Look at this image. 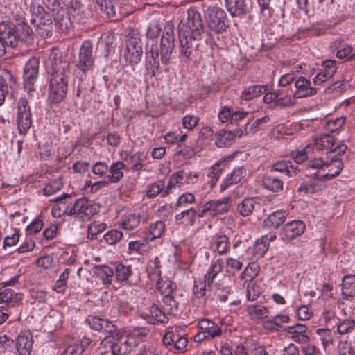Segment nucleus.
Listing matches in <instances>:
<instances>
[{"instance_id":"1","label":"nucleus","mask_w":355,"mask_h":355,"mask_svg":"<svg viewBox=\"0 0 355 355\" xmlns=\"http://www.w3.org/2000/svg\"><path fill=\"white\" fill-rule=\"evenodd\" d=\"M174 26L171 21H167L164 27L160 41L159 51L157 45L149 48V44H146V69L152 76H156L159 70V53L162 64L166 65L170 62L171 55L175 47Z\"/></svg>"},{"instance_id":"2","label":"nucleus","mask_w":355,"mask_h":355,"mask_svg":"<svg viewBox=\"0 0 355 355\" xmlns=\"http://www.w3.org/2000/svg\"><path fill=\"white\" fill-rule=\"evenodd\" d=\"M132 345L121 337V331L117 329L101 341L96 355H125L131 352Z\"/></svg>"},{"instance_id":"3","label":"nucleus","mask_w":355,"mask_h":355,"mask_svg":"<svg viewBox=\"0 0 355 355\" xmlns=\"http://www.w3.org/2000/svg\"><path fill=\"white\" fill-rule=\"evenodd\" d=\"M208 28L216 34H221L228 27V19L225 12L218 7H210L205 12Z\"/></svg>"},{"instance_id":"4","label":"nucleus","mask_w":355,"mask_h":355,"mask_svg":"<svg viewBox=\"0 0 355 355\" xmlns=\"http://www.w3.org/2000/svg\"><path fill=\"white\" fill-rule=\"evenodd\" d=\"M179 33H187L193 37V40H198L204 33V25L200 13L195 8L187 10V21L179 27Z\"/></svg>"},{"instance_id":"5","label":"nucleus","mask_w":355,"mask_h":355,"mask_svg":"<svg viewBox=\"0 0 355 355\" xmlns=\"http://www.w3.org/2000/svg\"><path fill=\"white\" fill-rule=\"evenodd\" d=\"M49 8L52 12L56 28L62 32L67 33L72 27V22L69 13L60 0H53Z\"/></svg>"},{"instance_id":"6","label":"nucleus","mask_w":355,"mask_h":355,"mask_svg":"<svg viewBox=\"0 0 355 355\" xmlns=\"http://www.w3.org/2000/svg\"><path fill=\"white\" fill-rule=\"evenodd\" d=\"M68 80L66 74L52 76L50 82L49 101L50 103L58 104L67 96Z\"/></svg>"},{"instance_id":"7","label":"nucleus","mask_w":355,"mask_h":355,"mask_svg":"<svg viewBox=\"0 0 355 355\" xmlns=\"http://www.w3.org/2000/svg\"><path fill=\"white\" fill-rule=\"evenodd\" d=\"M162 342L165 347L173 353L182 352L187 347L188 339L184 335L181 334L177 329L168 331L162 338Z\"/></svg>"},{"instance_id":"8","label":"nucleus","mask_w":355,"mask_h":355,"mask_svg":"<svg viewBox=\"0 0 355 355\" xmlns=\"http://www.w3.org/2000/svg\"><path fill=\"white\" fill-rule=\"evenodd\" d=\"M314 143L317 150H329L327 153L329 157L334 155H340L343 154L347 148V146L345 144H340L334 147V138L332 135L329 134H323L316 137L314 140Z\"/></svg>"},{"instance_id":"9","label":"nucleus","mask_w":355,"mask_h":355,"mask_svg":"<svg viewBox=\"0 0 355 355\" xmlns=\"http://www.w3.org/2000/svg\"><path fill=\"white\" fill-rule=\"evenodd\" d=\"M94 59L92 55V44L90 41H84L79 50V60L77 68L86 74L92 71Z\"/></svg>"},{"instance_id":"10","label":"nucleus","mask_w":355,"mask_h":355,"mask_svg":"<svg viewBox=\"0 0 355 355\" xmlns=\"http://www.w3.org/2000/svg\"><path fill=\"white\" fill-rule=\"evenodd\" d=\"M179 53L180 58L184 62H188L193 59V53L198 46L196 40L187 33H179Z\"/></svg>"},{"instance_id":"11","label":"nucleus","mask_w":355,"mask_h":355,"mask_svg":"<svg viewBox=\"0 0 355 355\" xmlns=\"http://www.w3.org/2000/svg\"><path fill=\"white\" fill-rule=\"evenodd\" d=\"M18 90V84L15 76L9 71H5L0 75V106L6 99V96L10 94L14 96Z\"/></svg>"},{"instance_id":"12","label":"nucleus","mask_w":355,"mask_h":355,"mask_svg":"<svg viewBox=\"0 0 355 355\" xmlns=\"http://www.w3.org/2000/svg\"><path fill=\"white\" fill-rule=\"evenodd\" d=\"M39 60L32 57L24 67V88L28 93L34 91V83L37 77Z\"/></svg>"},{"instance_id":"13","label":"nucleus","mask_w":355,"mask_h":355,"mask_svg":"<svg viewBox=\"0 0 355 355\" xmlns=\"http://www.w3.org/2000/svg\"><path fill=\"white\" fill-rule=\"evenodd\" d=\"M51 200L55 202L51 210L53 217L59 218L63 216H73L71 196L64 193Z\"/></svg>"},{"instance_id":"14","label":"nucleus","mask_w":355,"mask_h":355,"mask_svg":"<svg viewBox=\"0 0 355 355\" xmlns=\"http://www.w3.org/2000/svg\"><path fill=\"white\" fill-rule=\"evenodd\" d=\"M143 53L141 40L138 37H130L126 41V49L124 56L131 64H137L141 60Z\"/></svg>"},{"instance_id":"15","label":"nucleus","mask_w":355,"mask_h":355,"mask_svg":"<svg viewBox=\"0 0 355 355\" xmlns=\"http://www.w3.org/2000/svg\"><path fill=\"white\" fill-rule=\"evenodd\" d=\"M45 64L51 76L66 74L65 69L67 67V64L62 61L61 54L58 49L51 51L45 61Z\"/></svg>"},{"instance_id":"16","label":"nucleus","mask_w":355,"mask_h":355,"mask_svg":"<svg viewBox=\"0 0 355 355\" xmlns=\"http://www.w3.org/2000/svg\"><path fill=\"white\" fill-rule=\"evenodd\" d=\"M305 229L306 225L303 221L295 220L283 226L279 236L282 240L289 241L302 235Z\"/></svg>"},{"instance_id":"17","label":"nucleus","mask_w":355,"mask_h":355,"mask_svg":"<svg viewBox=\"0 0 355 355\" xmlns=\"http://www.w3.org/2000/svg\"><path fill=\"white\" fill-rule=\"evenodd\" d=\"M235 157V153L225 155L218 159L209 170L208 177L210 178L209 183L212 188L215 187L219 180L223 171L227 166V165Z\"/></svg>"},{"instance_id":"18","label":"nucleus","mask_w":355,"mask_h":355,"mask_svg":"<svg viewBox=\"0 0 355 355\" xmlns=\"http://www.w3.org/2000/svg\"><path fill=\"white\" fill-rule=\"evenodd\" d=\"M230 248L229 238L223 234H216L210 237L209 249L215 254L222 256L227 253Z\"/></svg>"},{"instance_id":"19","label":"nucleus","mask_w":355,"mask_h":355,"mask_svg":"<svg viewBox=\"0 0 355 355\" xmlns=\"http://www.w3.org/2000/svg\"><path fill=\"white\" fill-rule=\"evenodd\" d=\"M205 204L208 209L209 216L211 218L227 213L231 207V201L228 198L211 200L206 202Z\"/></svg>"},{"instance_id":"20","label":"nucleus","mask_w":355,"mask_h":355,"mask_svg":"<svg viewBox=\"0 0 355 355\" xmlns=\"http://www.w3.org/2000/svg\"><path fill=\"white\" fill-rule=\"evenodd\" d=\"M71 208L73 216L81 215L82 218H89L96 213L94 205L90 204L89 200L84 198H78L75 201L71 198Z\"/></svg>"},{"instance_id":"21","label":"nucleus","mask_w":355,"mask_h":355,"mask_svg":"<svg viewBox=\"0 0 355 355\" xmlns=\"http://www.w3.org/2000/svg\"><path fill=\"white\" fill-rule=\"evenodd\" d=\"M337 70L336 61L327 60L322 62L320 71L313 78L315 85H320L330 79Z\"/></svg>"},{"instance_id":"22","label":"nucleus","mask_w":355,"mask_h":355,"mask_svg":"<svg viewBox=\"0 0 355 355\" xmlns=\"http://www.w3.org/2000/svg\"><path fill=\"white\" fill-rule=\"evenodd\" d=\"M139 314L143 319L151 324L168 322V318L164 312L156 304H153L148 311H142Z\"/></svg>"},{"instance_id":"23","label":"nucleus","mask_w":355,"mask_h":355,"mask_svg":"<svg viewBox=\"0 0 355 355\" xmlns=\"http://www.w3.org/2000/svg\"><path fill=\"white\" fill-rule=\"evenodd\" d=\"M295 90L293 92V96L295 98H306L313 96L317 91L311 86V83L304 77L296 78L295 82Z\"/></svg>"},{"instance_id":"24","label":"nucleus","mask_w":355,"mask_h":355,"mask_svg":"<svg viewBox=\"0 0 355 355\" xmlns=\"http://www.w3.org/2000/svg\"><path fill=\"white\" fill-rule=\"evenodd\" d=\"M114 275L116 282L121 285L130 286L133 284L132 266L125 265L122 263H117L115 266Z\"/></svg>"},{"instance_id":"25","label":"nucleus","mask_w":355,"mask_h":355,"mask_svg":"<svg viewBox=\"0 0 355 355\" xmlns=\"http://www.w3.org/2000/svg\"><path fill=\"white\" fill-rule=\"evenodd\" d=\"M86 321L91 329L98 331L112 334L118 329L112 322L101 318L89 316Z\"/></svg>"},{"instance_id":"26","label":"nucleus","mask_w":355,"mask_h":355,"mask_svg":"<svg viewBox=\"0 0 355 355\" xmlns=\"http://www.w3.org/2000/svg\"><path fill=\"white\" fill-rule=\"evenodd\" d=\"M246 171L243 166L236 167L227 174L220 184V191L226 190L230 186L239 182L245 175Z\"/></svg>"},{"instance_id":"27","label":"nucleus","mask_w":355,"mask_h":355,"mask_svg":"<svg viewBox=\"0 0 355 355\" xmlns=\"http://www.w3.org/2000/svg\"><path fill=\"white\" fill-rule=\"evenodd\" d=\"M286 216L287 214L284 211H274L264 220L263 227L269 230H276L284 223Z\"/></svg>"},{"instance_id":"28","label":"nucleus","mask_w":355,"mask_h":355,"mask_svg":"<svg viewBox=\"0 0 355 355\" xmlns=\"http://www.w3.org/2000/svg\"><path fill=\"white\" fill-rule=\"evenodd\" d=\"M338 155L330 156L331 162H327L325 168H328V172L321 175V177L326 179H332L338 175L343 169V162L338 157Z\"/></svg>"},{"instance_id":"29","label":"nucleus","mask_w":355,"mask_h":355,"mask_svg":"<svg viewBox=\"0 0 355 355\" xmlns=\"http://www.w3.org/2000/svg\"><path fill=\"white\" fill-rule=\"evenodd\" d=\"M245 311L253 320L266 319L269 315V309L261 304L256 303L245 306Z\"/></svg>"},{"instance_id":"30","label":"nucleus","mask_w":355,"mask_h":355,"mask_svg":"<svg viewBox=\"0 0 355 355\" xmlns=\"http://www.w3.org/2000/svg\"><path fill=\"white\" fill-rule=\"evenodd\" d=\"M241 135L242 132L241 130H236L234 132L220 130L217 133L216 138L215 140V144L218 148H224L229 146H230L231 143L232 142L235 137H240Z\"/></svg>"},{"instance_id":"31","label":"nucleus","mask_w":355,"mask_h":355,"mask_svg":"<svg viewBox=\"0 0 355 355\" xmlns=\"http://www.w3.org/2000/svg\"><path fill=\"white\" fill-rule=\"evenodd\" d=\"M147 220V218H141L140 213H132L123 216L120 225L123 229L131 231L137 227L141 220L146 222Z\"/></svg>"},{"instance_id":"32","label":"nucleus","mask_w":355,"mask_h":355,"mask_svg":"<svg viewBox=\"0 0 355 355\" xmlns=\"http://www.w3.org/2000/svg\"><path fill=\"white\" fill-rule=\"evenodd\" d=\"M148 333L149 330L146 327H135L126 335L121 332V337L125 338L128 340V343H131L132 345L131 352H132L139 345V341Z\"/></svg>"},{"instance_id":"33","label":"nucleus","mask_w":355,"mask_h":355,"mask_svg":"<svg viewBox=\"0 0 355 355\" xmlns=\"http://www.w3.org/2000/svg\"><path fill=\"white\" fill-rule=\"evenodd\" d=\"M341 295L348 300L355 297V275H346L342 279Z\"/></svg>"},{"instance_id":"34","label":"nucleus","mask_w":355,"mask_h":355,"mask_svg":"<svg viewBox=\"0 0 355 355\" xmlns=\"http://www.w3.org/2000/svg\"><path fill=\"white\" fill-rule=\"evenodd\" d=\"M227 9L232 17L241 16L246 13L245 0H225Z\"/></svg>"},{"instance_id":"35","label":"nucleus","mask_w":355,"mask_h":355,"mask_svg":"<svg viewBox=\"0 0 355 355\" xmlns=\"http://www.w3.org/2000/svg\"><path fill=\"white\" fill-rule=\"evenodd\" d=\"M125 168V164L123 162H116L109 166L107 175L108 182L110 183H117L123 177V169Z\"/></svg>"},{"instance_id":"36","label":"nucleus","mask_w":355,"mask_h":355,"mask_svg":"<svg viewBox=\"0 0 355 355\" xmlns=\"http://www.w3.org/2000/svg\"><path fill=\"white\" fill-rule=\"evenodd\" d=\"M166 232V224L165 222L159 220L154 223H152L148 227V234L147 237L150 241H153L156 239L161 238Z\"/></svg>"},{"instance_id":"37","label":"nucleus","mask_w":355,"mask_h":355,"mask_svg":"<svg viewBox=\"0 0 355 355\" xmlns=\"http://www.w3.org/2000/svg\"><path fill=\"white\" fill-rule=\"evenodd\" d=\"M272 170L274 171L284 173L288 177H293L300 172L298 166L291 164V163L286 161L278 162L275 163Z\"/></svg>"},{"instance_id":"38","label":"nucleus","mask_w":355,"mask_h":355,"mask_svg":"<svg viewBox=\"0 0 355 355\" xmlns=\"http://www.w3.org/2000/svg\"><path fill=\"white\" fill-rule=\"evenodd\" d=\"M256 205L259 204L255 198H247L237 205V211L241 216L246 217L252 213Z\"/></svg>"},{"instance_id":"39","label":"nucleus","mask_w":355,"mask_h":355,"mask_svg":"<svg viewBox=\"0 0 355 355\" xmlns=\"http://www.w3.org/2000/svg\"><path fill=\"white\" fill-rule=\"evenodd\" d=\"M94 272L103 281L104 284L110 285L112 282L114 270L106 266H96L94 267Z\"/></svg>"},{"instance_id":"40","label":"nucleus","mask_w":355,"mask_h":355,"mask_svg":"<svg viewBox=\"0 0 355 355\" xmlns=\"http://www.w3.org/2000/svg\"><path fill=\"white\" fill-rule=\"evenodd\" d=\"M33 25L37 28L39 35L44 37H49L52 35L53 24L51 18H43L40 22H36Z\"/></svg>"},{"instance_id":"41","label":"nucleus","mask_w":355,"mask_h":355,"mask_svg":"<svg viewBox=\"0 0 355 355\" xmlns=\"http://www.w3.org/2000/svg\"><path fill=\"white\" fill-rule=\"evenodd\" d=\"M162 30V24L158 21L153 20L149 24L146 33L148 39L147 44H149V46L153 44V47H155L154 40L159 35Z\"/></svg>"},{"instance_id":"42","label":"nucleus","mask_w":355,"mask_h":355,"mask_svg":"<svg viewBox=\"0 0 355 355\" xmlns=\"http://www.w3.org/2000/svg\"><path fill=\"white\" fill-rule=\"evenodd\" d=\"M195 208L191 207L189 209L182 211L181 213L176 214L175 220L178 224H185L186 225L193 226L195 224Z\"/></svg>"},{"instance_id":"43","label":"nucleus","mask_w":355,"mask_h":355,"mask_svg":"<svg viewBox=\"0 0 355 355\" xmlns=\"http://www.w3.org/2000/svg\"><path fill=\"white\" fill-rule=\"evenodd\" d=\"M263 185L264 188L272 192H279L284 188L283 181L277 176L268 175L263 180Z\"/></svg>"},{"instance_id":"44","label":"nucleus","mask_w":355,"mask_h":355,"mask_svg":"<svg viewBox=\"0 0 355 355\" xmlns=\"http://www.w3.org/2000/svg\"><path fill=\"white\" fill-rule=\"evenodd\" d=\"M21 294L15 293L10 288H5L0 292V302L6 303L15 306V304L21 301Z\"/></svg>"},{"instance_id":"45","label":"nucleus","mask_w":355,"mask_h":355,"mask_svg":"<svg viewBox=\"0 0 355 355\" xmlns=\"http://www.w3.org/2000/svg\"><path fill=\"white\" fill-rule=\"evenodd\" d=\"M30 12L31 13L30 20L32 24L40 22V21L43 20V18H51L50 15L46 12L44 7L35 3H31Z\"/></svg>"},{"instance_id":"46","label":"nucleus","mask_w":355,"mask_h":355,"mask_svg":"<svg viewBox=\"0 0 355 355\" xmlns=\"http://www.w3.org/2000/svg\"><path fill=\"white\" fill-rule=\"evenodd\" d=\"M223 269V261L221 259H217L212 261L207 272L205 276L207 284L209 286L213 283L214 279Z\"/></svg>"},{"instance_id":"47","label":"nucleus","mask_w":355,"mask_h":355,"mask_svg":"<svg viewBox=\"0 0 355 355\" xmlns=\"http://www.w3.org/2000/svg\"><path fill=\"white\" fill-rule=\"evenodd\" d=\"M174 174L175 178H177L179 188H181L185 184H195L196 180L198 178V175L197 173L193 174L192 173L185 172L183 171H180Z\"/></svg>"},{"instance_id":"48","label":"nucleus","mask_w":355,"mask_h":355,"mask_svg":"<svg viewBox=\"0 0 355 355\" xmlns=\"http://www.w3.org/2000/svg\"><path fill=\"white\" fill-rule=\"evenodd\" d=\"M146 159V155L141 152H136L125 159L131 165V170L139 171L143 168V162Z\"/></svg>"},{"instance_id":"49","label":"nucleus","mask_w":355,"mask_h":355,"mask_svg":"<svg viewBox=\"0 0 355 355\" xmlns=\"http://www.w3.org/2000/svg\"><path fill=\"white\" fill-rule=\"evenodd\" d=\"M267 90L264 85H252L244 89L241 94V98L244 100H250L265 93Z\"/></svg>"},{"instance_id":"50","label":"nucleus","mask_w":355,"mask_h":355,"mask_svg":"<svg viewBox=\"0 0 355 355\" xmlns=\"http://www.w3.org/2000/svg\"><path fill=\"white\" fill-rule=\"evenodd\" d=\"M164 182L159 180L156 182L148 184L145 189L146 196L148 198H153L160 195L162 197L164 193Z\"/></svg>"},{"instance_id":"51","label":"nucleus","mask_w":355,"mask_h":355,"mask_svg":"<svg viewBox=\"0 0 355 355\" xmlns=\"http://www.w3.org/2000/svg\"><path fill=\"white\" fill-rule=\"evenodd\" d=\"M268 236H263L257 239L253 247L255 257L257 259L262 257L268 251Z\"/></svg>"},{"instance_id":"52","label":"nucleus","mask_w":355,"mask_h":355,"mask_svg":"<svg viewBox=\"0 0 355 355\" xmlns=\"http://www.w3.org/2000/svg\"><path fill=\"white\" fill-rule=\"evenodd\" d=\"M222 334V329L220 327H217L214 329V331H200L194 336V340L197 343H200L205 340H211L218 337Z\"/></svg>"},{"instance_id":"53","label":"nucleus","mask_w":355,"mask_h":355,"mask_svg":"<svg viewBox=\"0 0 355 355\" xmlns=\"http://www.w3.org/2000/svg\"><path fill=\"white\" fill-rule=\"evenodd\" d=\"M101 11L108 18H112L116 15L115 8L111 0H95Z\"/></svg>"},{"instance_id":"54","label":"nucleus","mask_w":355,"mask_h":355,"mask_svg":"<svg viewBox=\"0 0 355 355\" xmlns=\"http://www.w3.org/2000/svg\"><path fill=\"white\" fill-rule=\"evenodd\" d=\"M164 309L169 314L176 315L179 312L178 302L173 296L163 297Z\"/></svg>"},{"instance_id":"55","label":"nucleus","mask_w":355,"mask_h":355,"mask_svg":"<svg viewBox=\"0 0 355 355\" xmlns=\"http://www.w3.org/2000/svg\"><path fill=\"white\" fill-rule=\"evenodd\" d=\"M334 46L338 49L336 51V57L338 59L347 58L349 60V56L353 49L352 46L347 44H341L338 40H336L334 42Z\"/></svg>"},{"instance_id":"56","label":"nucleus","mask_w":355,"mask_h":355,"mask_svg":"<svg viewBox=\"0 0 355 355\" xmlns=\"http://www.w3.org/2000/svg\"><path fill=\"white\" fill-rule=\"evenodd\" d=\"M278 98L276 101V106L279 107H291L295 104V98L293 94H278Z\"/></svg>"},{"instance_id":"57","label":"nucleus","mask_w":355,"mask_h":355,"mask_svg":"<svg viewBox=\"0 0 355 355\" xmlns=\"http://www.w3.org/2000/svg\"><path fill=\"white\" fill-rule=\"evenodd\" d=\"M148 241H150L148 238L138 239L136 241H130L128 243V250L132 252L141 254L145 250Z\"/></svg>"},{"instance_id":"58","label":"nucleus","mask_w":355,"mask_h":355,"mask_svg":"<svg viewBox=\"0 0 355 355\" xmlns=\"http://www.w3.org/2000/svg\"><path fill=\"white\" fill-rule=\"evenodd\" d=\"M271 0H257L260 7V15L263 21H268L272 16L273 10L270 7Z\"/></svg>"},{"instance_id":"59","label":"nucleus","mask_w":355,"mask_h":355,"mask_svg":"<svg viewBox=\"0 0 355 355\" xmlns=\"http://www.w3.org/2000/svg\"><path fill=\"white\" fill-rule=\"evenodd\" d=\"M316 334L319 336L323 349H327V347L333 343L334 338L329 329H318Z\"/></svg>"},{"instance_id":"60","label":"nucleus","mask_w":355,"mask_h":355,"mask_svg":"<svg viewBox=\"0 0 355 355\" xmlns=\"http://www.w3.org/2000/svg\"><path fill=\"white\" fill-rule=\"evenodd\" d=\"M123 238V233L117 230H112L103 236L105 241L109 245H115Z\"/></svg>"},{"instance_id":"61","label":"nucleus","mask_w":355,"mask_h":355,"mask_svg":"<svg viewBox=\"0 0 355 355\" xmlns=\"http://www.w3.org/2000/svg\"><path fill=\"white\" fill-rule=\"evenodd\" d=\"M62 187V181L59 179H55L44 187L43 193L45 196H49L60 191Z\"/></svg>"},{"instance_id":"62","label":"nucleus","mask_w":355,"mask_h":355,"mask_svg":"<svg viewBox=\"0 0 355 355\" xmlns=\"http://www.w3.org/2000/svg\"><path fill=\"white\" fill-rule=\"evenodd\" d=\"M20 234L19 230L13 229L11 232L7 234L3 240V248L6 246H14L15 245L18 241H19Z\"/></svg>"},{"instance_id":"63","label":"nucleus","mask_w":355,"mask_h":355,"mask_svg":"<svg viewBox=\"0 0 355 355\" xmlns=\"http://www.w3.org/2000/svg\"><path fill=\"white\" fill-rule=\"evenodd\" d=\"M71 14L81 20L85 17L84 12V6L78 0H73L71 2Z\"/></svg>"},{"instance_id":"64","label":"nucleus","mask_w":355,"mask_h":355,"mask_svg":"<svg viewBox=\"0 0 355 355\" xmlns=\"http://www.w3.org/2000/svg\"><path fill=\"white\" fill-rule=\"evenodd\" d=\"M105 224L104 223H92L88 225L87 238L91 240L97 239V235L103 232L105 228Z\"/></svg>"}]
</instances>
